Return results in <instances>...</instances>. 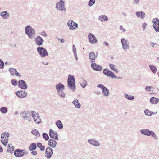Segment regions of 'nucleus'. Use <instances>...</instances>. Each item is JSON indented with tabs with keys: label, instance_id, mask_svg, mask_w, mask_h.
I'll list each match as a JSON object with an SVG mask.
<instances>
[{
	"label": "nucleus",
	"instance_id": "obj_1",
	"mask_svg": "<svg viewBox=\"0 0 159 159\" xmlns=\"http://www.w3.org/2000/svg\"><path fill=\"white\" fill-rule=\"evenodd\" d=\"M56 89L57 91V94L60 97L65 98L66 95L63 91L65 89V86L62 83H60L57 84L55 85Z\"/></svg>",
	"mask_w": 159,
	"mask_h": 159
},
{
	"label": "nucleus",
	"instance_id": "obj_2",
	"mask_svg": "<svg viewBox=\"0 0 159 159\" xmlns=\"http://www.w3.org/2000/svg\"><path fill=\"white\" fill-rule=\"evenodd\" d=\"M67 86L72 91H74L75 89V81L73 76L69 75L67 80Z\"/></svg>",
	"mask_w": 159,
	"mask_h": 159
},
{
	"label": "nucleus",
	"instance_id": "obj_3",
	"mask_svg": "<svg viewBox=\"0 0 159 159\" xmlns=\"http://www.w3.org/2000/svg\"><path fill=\"white\" fill-rule=\"evenodd\" d=\"M55 8L57 11H60L65 12L66 11L65 1L63 0H59L56 2Z\"/></svg>",
	"mask_w": 159,
	"mask_h": 159
},
{
	"label": "nucleus",
	"instance_id": "obj_4",
	"mask_svg": "<svg viewBox=\"0 0 159 159\" xmlns=\"http://www.w3.org/2000/svg\"><path fill=\"white\" fill-rule=\"evenodd\" d=\"M25 33L29 38L33 39L36 34L34 29L30 25H27L25 27Z\"/></svg>",
	"mask_w": 159,
	"mask_h": 159
},
{
	"label": "nucleus",
	"instance_id": "obj_5",
	"mask_svg": "<svg viewBox=\"0 0 159 159\" xmlns=\"http://www.w3.org/2000/svg\"><path fill=\"white\" fill-rule=\"evenodd\" d=\"M37 50L38 53L42 58H44L49 55V53L47 50L44 47L39 46L37 48Z\"/></svg>",
	"mask_w": 159,
	"mask_h": 159
},
{
	"label": "nucleus",
	"instance_id": "obj_6",
	"mask_svg": "<svg viewBox=\"0 0 159 159\" xmlns=\"http://www.w3.org/2000/svg\"><path fill=\"white\" fill-rule=\"evenodd\" d=\"M121 42L123 49L125 52L129 48V43L128 41L124 38H122L121 39Z\"/></svg>",
	"mask_w": 159,
	"mask_h": 159
},
{
	"label": "nucleus",
	"instance_id": "obj_7",
	"mask_svg": "<svg viewBox=\"0 0 159 159\" xmlns=\"http://www.w3.org/2000/svg\"><path fill=\"white\" fill-rule=\"evenodd\" d=\"M21 116L23 119L29 122H31V115L29 111H24L21 112L20 114Z\"/></svg>",
	"mask_w": 159,
	"mask_h": 159
},
{
	"label": "nucleus",
	"instance_id": "obj_8",
	"mask_svg": "<svg viewBox=\"0 0 159 159\" xmlns=\"http://www.w3.org/2000/svg\"><path fill=\"white\" fill-rule=\"evenodd\" d=\"M31 114L34 121L37 124H39L41 123L40 117L38 113L34 111H32Z\"/></svg>",
	"mask_w": 159,
	"mask_h": 159
},
{
	"label": "nucleus",
	"instance_id": "obj_9",
	"mask_svg": "<svg viewBox=\"0 0 159 159\" xmlns=\"http://www.w3.org/2000/svg\"><path fill=\"white\" fill-rule=\"evenodd\" d=\"M27 152L24 150L16 149L14 152V155L17 157L23 156L27 154Z\"/></svg>",
	"mask_w": 159,
	"mask_h": 159
},
{
	"label": "nucleus",
	"instance_id": "obj_10",
	"mask_svg": "<svg viewBox=\"0 0 159 159\" xmlns=\"http://www.w3.org/2000/svg\"><path fill=\"white\" fill-rule=\"evenodd\" d=\"M88 142L91 145L94 147H99L101 145V143L98 140L94 138L88 139Z\"/></svg>",
	"mask_w": 159,
	"mask_h": 159
},
{
	"label": "nucleus",
	"instance_id": "obj_11",
	"mask_svg": "<svg viewBox=\"0 0 159 159\" xmlns=\"http://www.w3.org/2000/svg\"><path fill=\"white\" fill-rule=\"evenodd\" d=\"M152 22L153 23V27L155 31L157 32H159V19L157 18L153 19Z\"/></svg>",
	"mask_w": 159,
	"mask_h": 159
},
{
	"label": "nucleus",
	"instance_id": "obj_12",
	"mask_svg": "<svg viewBox=\"0 0 159 159\" xmlns=\"http://www.w3.org/2000/svg\"><path fill=\"white\" fill-rule=\"evenodd\" d=\"M103 73L107 77L112 79L116 78V75L115 74L109 69L107 68L104 69L103 71Z\"/></svg>",
	"mask_w": 159,
	"mask_h": 159
},
{
	"label": "nucleus",
	"instance_id": "obj_13",
	"mask_svg": "<svg viewBox=\"0 0 159 159\" xmlns=\"http://www.w3.org/2000/svg\"><path fill=\"white\" fill-rule=\"evenodd\" d=\"M88 39L89 42L92 44H94L97 42V40L96 37L91 33L89 34Z\"/></svg>",
	"mask_w": 159,
	"mask_h": 159
},
{
	"label": "nucleus",
	"instance_id": "obj_14",
	"mask_svg": "<svg viewBox=\"0 0 159 159\" xmlns=\"http://www.w3.org/2000/svg\"><path fill=\"white\" fill-rule=\"evenodd\" d=\"M53 154V150L50 147H47L46 150L45 156L47 159L50 158Z\"/></svg>",
	"mask_w": 159,
	"mask_h": 159
},
{
	"label": "nucleus",
	"instance_id": "obj_15",
	"mask_svg": "<svg viewBox=\"0 0 159 159\" xmlns=\"http://www.w3.org/2000/svg\"><path fill=\"white\" fill-rule=\"evenodd\" d=\"M91 67L94 70L96 71H101L103 69V67L95 63H92Z\"/></svg>",
	"mask_w": 159,
	"mask_h": 159
},
{
	"label": "nucleus",
	"instance_id": "obj_16",
	"mask_svg": "<svg viewBox=\"0 0 159 159\" xmlns=\"http://www.w3.org/2000/svg\"><path fill=\"white\" fill-rule=\"evenodd\" d=\"M15 94L20 98H23L27 96V93L24 91H19L15 92Z\"/></svg>",
	"mask_w": 159,
	"mask_h": 159
},
{
	"label": "nucleus",
	"instance_id": "obj_17",
	"mask_svg": "<svg viewBox=\"0 0 159 159\" xmlns=\"http://www.w3.org/2000/svg\"><path fill=\"white\" fill-rule=\"evenodd\" d=\"M49 136L52 138H54V139L57 140H58L57 133L51 129H50L49 130Z\"/></svg>",
	"mask_w": 159,
	"mask_h": 159
},
{
	"label": "nucleus",
	"instance_id": "obj_18",
	"mask_svg": "<svg viewBox=\"0 0 159 159\" xmlns=\"http://www.w3.org/2000/svg\"><path fill=\"white\" fill-rule=\"evenodd\" d=\"M18 86L22 89H25L27 88V85L23 80H20L18 82Z\"/></svg>",
	"mask_w": 159,
	"mask_h": 159
},
{
	"label": "nucleus",
	"instance_id": "obj_19",
	"mask_svg": "<svg viewBox=\"0 0 159 159\" xmlns=\"http://www.w3.org/2000/svg\"><path fill=\"white\" fill-rule=\"evenodd\" d=\"M6 134H5V133H3L1 134V142L5 146H6L8 142V140H7V137H6Z\"/></svg>",
	"mask_w": 159,
	"mask_h": 159
},
{
	"label": "nucleus",
	"instance_id": "obj_20",
	"mask_svg": "<svg viewBox=\"0 0 159 159\" xmlns=\"http://www.w3.org/2000/svg\"><path fill=\"white\" fill-rule=\"evenodd\" d=\"M35 41L36 44L38 46H40L42 45L44 40L40 36H37L35 39Z\"/></svg>",
	"mask_w": 159,
	"mask_h": 159
},
{
	"label": "nucleus",
	"instance_id": "obj_21",
	"mask_svg": "<svg viewBox=\"0 0 159 159\" xmlns=\"http://www.w3.org/2000/svg\"><path fill=\"white\" fill-rule=\"evenodd\" d=\"M135 14L138 18H140L141 19L144 18L146 16L145 13L142 11H137L135 12Z\"/></svg>",
	"mask_w": 159,
	"mask_h": 159
},
{
	"label": "nucleus",
	"instance_id": "obj_22",
	"mask_svg": "<svg viewBox=\"0 0 159 159\" xmlns=\"http://www.w3.org/2000/svg\"><path fill=\"white\" fill-rule=\"evenodd\" d=\"M98 19L100 21L103 22L107 21L108 20V18L106 15H102L98 17Z\"/></svg>",
	"mask_w": 159,
	"mask_h": 159
},
{
	"label": "nucleus",
	"instance_id": "obj_23",
	"mask_svg": "<svg viewBox=\"0 0 159 159\" xmlns=\"http://www.w3.org/2000/svg\"><path fill=\"white\" fill-rule=\"evenodd\" d=\"M89 59L91 60H94L97 57V53L96 54L94 52H91L89 54Z\"/></svg>",
	"mask_w": 159,
	"mask_h": 159
},
{
	"label": "nucleus",
	"instance_id": "obj_24",
	"mask_svg": "<svg viewBox=\"0 0 159 159\" xmlns=\"http://www.w3.org/2000/svg\"><path fill=\"white\" fill-rule=\"evenodd\" d=\"M48 144L51 147L55 148L56 146L57 142L55 140L50 139L48 141Z\"/></svg>",
	"mask_w": 159,
	"mask_h": 159
},
{
	"label": "nucleus",
	"instance_id": "obj_25",
	"mask_svg": "<svg viewBox=\"0 0 159 159\" xmlns=\"http://www.w3.org/2000/svg\"><path fill=\"white\" fill-rule=\"evenodd\" d=\"M76 108H80L81 107V105L78 100L76 99L74 100L72 102Z\"/></svg>",
	"mask_w": 159,
	"mask_h": 159
},
{
	"label": "nucleus",
	"instance_id": "obj_26",
	"mask_svg": "<svg viewBox=\"0 0 159 159\" xmlns=\"http://www.w3.org/2000/svg\"><path fill=\"white\" fill-rule=\"evenodd\" d=\"M150 130L148 129H143L140 130V133L142 134L149 136Z\"/></svg>",
	"mask_w": 159,
	"mask_h": 159
},
{
	"label": "nucleus",
	"instance_id": "obj_27",
	"mask_svg": "<svg viewBox=\"0 0 159 159\" xmlns=\"http://www.w3.org/2000/svg\"><path fill=\"white\" fill-rule=\"evenodd\" d=\"M159 99L158 98L154 97H151L150 99V102L152 104H157L158 101Z\"/></svg>",
	"mask_w": 159,
	"mask_h": 159
},
{
	"label": "nucleus",
	"instance_id": "obj_28",
	"mask_svg": "<svg viewBox=\"0 0 159 159\" xmlns=\"http://www.w3.org/2000/svg\"><path fill=\"white\" fill-rule=\"evenodd\" d=\"M9 15V13L7 11H3L0 13V16L3 17V18L7 19Z\"/></svg>",
	"mask_w": 159,
	"mask_h": 159
},
{
	"label": "nucleus",
	"instance_id": "obj_29",
	"mask_svg": "<svg viewBox=\"0 0 159 159\" xmlns=\"http://www.w3.org/2000/svg\"><path fill=\"white\" fill-rule=\"evenodd\" d=\"M102 93L103 95L105 96H108L110 94L109 90L106 87L102 90Z\"/></svg>",
	"mask_w": 159,
	"mask_h": 159
},
{
	"label": "nucleus",
	"instance_id": "obj_30",
	"mask_svg": "<svg viewBox=\"0 0 159 159\" xmlns=\"http://www.w3.org/2000/svg\"><path fill=\"white\" fill-rule=\"evenodd\" d=\"M37 144L35 143H31L29 147V150L30 151H33L36 149L37 148Z\"/></svg>",
	"mask_w": 159,
	"mask_h": 159
},
{
	"label": "nucleus",
	"instance_id": "obj_31",
	"mask_svg": "<svg viewBox=\"0 0 159 159\" xmlns=\"http://www.w3.org/2000/svg\"><path fill=\"white\" fill-rule=\"evenodd\" d=\"M56 125L60 129H62L63 128V124L60 120H57L56 122Z\"/></svg>",
	"mask_w": 159,
	"mask_h": 159
},
{
	"label": "nucleus",
	"instance_id": "obj_32",
	"mask_svg": "<svg viewBox=\"0 0 159 159\" xmlns=\"http://www.w3.org/2000/svg\"><path fill=\"white\" fill-rule=\"evenodd\" d=\"M37 147L40 148V150L42 151H44L45 150V147L42 145L41 143H37Z\"/></svg>",
	"mask_w": 159,
	"mask_h": 159
},
{
	"label": "nucleus",
	"instance_id": "obj_33",
	"mask_svg": "<svg viewBox=\"0 0 159 159\" xmlns=\"http://www.w3.org/2000/svg\"><path fill=\"white\" fill-rule=\"evenodd\" d=\"M124 96L126 98L129 100H133L135 98L134 96L129 95L128 94L126 93H124Z\"/></svg>",
	"mask_w": 159,
	"mask_h": 159
},
{
	"label": "nucleus",
	"instance_id": "obj_34",
	"mask_svg": "<svg viewBox=\"0 0 159 159\" xmlns=\"http://www.w3.org/2000/svg\"><path fill=\"white\" fill-rule=\"evenodd\" d=\"M31 133L34 135L36 136L37 137H39L40 136L39 132L36 129H34L33 130Z\"/></svg>",
	"mask_w": 159,
	"mask_h": 159
},
{
	"label": "nucleus",
	"instance_id": "obj_35",
	"mask_svg": "<svg viewBox=\"0 0 159 159\" xmlns=\"http://www.w3.org/2000/svg\"><path fill=\"white\" fill-rule=\"evenodd\" d=\"M149 67L150 70L153 73H155L156 72L157 69L155 66L150 65H149Z\"/></svg>",
	"mask_w": 159,
	"mask_h": 159
},
{
	"label": "nucleus",
	"instance_id": "obj_36",
	"mask_svg": "<svg viewBox=\"0 0 159 159\" xmlns=\"http://www.w3.org/2000/svg\"><path fill=\"white\" fill-rule=\"evenodd\" d=\"M145 90L147 91H153L154 89L152 86H146L145 88Z\"/></svg>",
	"mask_w": 159,
	"mask_h": 159
},
{
	"label": "nucleus",
	"instance_id": "obj_37",
	"mask_svg": "<svg viewBox=\"0 0 159 159\" xmlns=\"http://www.w3.org/2000/svg\"><path fill=\"white\" fill-rule=\"evenodd\" d=\"M109 66L110 68L113 70L117 72V70L115 66L113 64H110Z\"/></svg>",
	"mask_w": 159,
	"mask_h": 159
},
{
	"label": "nucleus",
	"instance_id": "obj_38",
	"mask_svg": "<svg viewBox=\"0 0 159 159\" xmlns=\"http://www.w3.org/2000/svg\"><path fill=\"white\" fill-rule=\"evenodd\" d=\"M0 111L3 114L6 113L7 111V108L5 107H2L0 108Z\"/></svg>",
	"mask_w": 159,
	"mask_h": 159
},
{
	"label": "nucleus",
	"instance_id": "obj_39",
	"mask_svg": "<svg viewBox=\"0 0 159 159\" xmlns=\"http://www.w3.org/2000/svg\"><path fill=\"white\" fill-rule=\"evenodd\" d=\"M83 84H81L80 85L83 88H85L88 85L87 82L85 80L83 79L82 80Z\"/></svg>",
	"mask_w": 159,
	"mask_h": 159
},
{
	"label": "nucleus",
	"instance_id": "obj_40",
	"mask_svg": "<svg viewBox=\"0 0 159 159\" xmlns=\"http://www.w3.org/2000/svg\"><path fill=\"white\" fill-rule=\"evenodd\" d=\"M151 136L155 139H157V137L156 133L153 131H150V132L149 134V136Z\"/></svg>",
	"mask_w": 159,
	"mask_h": 159
},
{
	"label": "nucleus",
	"instance_id": "obj_41",
	"mask_svg": "<svg viewBox=\"0 0 159 159\" xmlns=\"http://www.w3.org/2000/svg\"><path fill=\"white\" fill-rule=\"evenodd\" d=\"M95 0H90L88 5L89 7H91L95 3Z\"/></svg>",
	"mask_w": 159,
	"mask_h": 159
},
{
	"label": "nucleus",
	"instance_id": "obj_42",
	"mask_svg": "<svg viewBox=\"0 0 159 159\" xmlns=\"http://www.w3.org/2000/svg\"><path fill=\"white\" fill-rule=\"evenodd\" d=\"M144 113L145 115L148 116H151L152 115L151 111L148 109H145L144 111Z\"/></svg>",
	"mask_w": 159,
	"mask_h": 159
},
{
	"label": "nucleus",
	"instance_id": "obj_43",
	"mask_svg": "<svg viewBox=\"0 0 159 159\" xmlns=\"http://www.w3.org/2000/svg\"><path fill=\"white\" fill-rule=\"evenodd\" d=\"M43 137L45 140H48L49 139V137L46 133H43L42 134Z\"/></svg>",
	"mask_w": 159,
	"mask_h": 159
},
{
	"label": "nucleus",
	"instance_id": "obj_44",
	"mask_svg": "<svg viewBox=\"0 0 159 159\" xmlns=\"http://www.w3.org/2000/svg\"><path fill=\"white\" fill-rule=\"evenodd\" d=\"M150 45L152 47L155 48H157L158 46L157 43L152 42H150Z\"/></svg>",
	"mask_w": 159,
	"mask_h": 159
},
{
	"label": "nucleus",
	"instance_id": "obj_45",
	"mask_svg": "<svg viewBox=\"0 0 159 159\" xmlns=\"http://www.w3.org/2000/svg\"><path fill=\"white\" fill-rule=\"evenodd\" d=\"M14 150V146H11V148L7 150V152H10V153H13V152Z\"/></svg>",
	"mask_w": 159,
	"mask_h": 159
},
{
	"label": "nucleus",
	"instance_id": "obj_46",
	"mask_svg": "<svg viewBox=\"0 0 159 159\" xmlns=\"http://www.w3.org/2000/svg\"><path fill=\"white\" fill-rule=\"evenodd\" d=\"M39 34L44 37H46L47 36V34L44 31L39 32Z\"/></svg>",
	"mask_w": 159,
	"mask_h": 159
},
{
	"label": "nucleus",
	"instance_id": "obj_47",
	"mask_svg": "<svg viewBox=\"0 0 159 159\" xmlns=\"http://www.w3.org/2000/svg\"><path fill=\"white\" fill-rule=\"evenodd\" d=\"M11 83L13 85L16 86L17 84L18 81L15 80H11Z\"/></svg>",
	"mask_w": 159,
	"mask_h": 159
},
{
	"label": "nucleus",
	"instance_id": "obj_48",
	"mask_svg": "<svg viewBox=\"0 0 159 159\" xmlns=\"http://www.w3.org/2000/svg\"><path fill=\"white\" fill-rule=\"evenodd\" d=\"M4 66V63L3 61L0 59V68L2 69L3 68Z\"/></svg>",
	"mask_w": 159,
	"mask_h": 159
},
{
	"label": "nucleus",
	"instance_id": "obj_49",
	"mask_svg": "<svg viewBox=\"0 0 159 159\" xmlns=\"http://www.w3.org/2000/svg\"><path fill=\"white\" fill-rule=\"evenodd\" d=\"M72 22L73 20H69L67 22V25L68 27L71 26V25H72Z\"/></svg>",
	"mask_w": 159,
	"mask_h": 159
},
{
	"label": "nucleus",
	"instance_id": "obj_50",
	"mask_svg": "<svg viewBox=\"0 0 159 159\" xmlns=\"http://www.w3.org/2000/svg\"><path fill=\"white\" fill-rule=\"evenodd\" d=\"M72 24L73 26H74V28H75V29L77 28H78V25L76 23H75L73 21V22H72Z\"/></svg>",
	"mask_w": 159,
	"mask_h": 159
},
{
	"label": "nucleus",
	"instance_id": "obj_51",
	"mask_svg": "<svg viewBox=\"0 0 159 159\" xmlns=\"http://www.w3.org/2000/svg\"><path fill=\"white\" fill-rule=\"evenodd\" d=\"M97 87L102 89V90L105 87L103 85L101 84H98L97 85Z\"/></svg>",
	"mask_w": 159,
	"mask_h": 159
},
{
	"label": "nucleus",
	"instance_id": "obj_52",
	"mask_svg": "<svg viewBox=\"0 0 159 159\" xmlns=\"http://www.w3.org/2000/svg\"><path fill=\"white\" fill-rule=\"evenodd\" d=\"M10 72L12 74H13L14 73V72L16 71V69L13 68H11L10 69Z\"/></svg>",
	"mask_w": 159,
	"mask_h": 159
},
{
	"label": "nucleus",
	"instance_id": "obj_53",
	"mask_svg": "<svg viewBox=\"0 0 159 159\" xmlns=\"http://www.w3.org/2000/svg\"><path fill=\"white\" fill-rule=\"evenodd\" d=\"M140 0H133L134 3L135 5H138L139 2Z\"/></svg>",
	"mask_w": 159,
	"mask_h": 159
},
{
	"label": "nucleus",
	"instance_id": "obj_54",
	"mask_svg": "<svg viewBox=\"0 0 159 159\" xmlns=\"http://www.w3.org/2000/svg\"><path fill=\"white\" fill-rule=\"evenodd\" d=\"M73 48H72V50L73 52V53L76 52V48L75 46V45H73Z\"/></svg>",
	"mask_w": 159,
	"mask_h": 159
},
{
	"label": "nucleus",
	"instance_id": "obj_55",
	"mask_svg": "<svg viewBox=\"0 0 159 159\" xmlns=\"http://www.w3.org/2000/svg\"><path fill=\"white\" fill-rule=\"evenodd\" d=\"M120 30H122L123 32H125L126 31L125 29L123 28L121 25H120Z\"/></svg>",
	"mask_w": 159,
	"mask_h": 159
},
{
	"label": "nucleus",
	"instance_id": "obj_56",
	"mask_svg": "<svg viewBox=\"0 0 159 159\" xmlns=\"http://www.w3.org/2000/svg\"><path fill=\"white\" fill-rule=\"evenodd\" d=\"M31 154L34 155H35L37 154V152L36 151H32L31 152Z\"/></svg>",
	"mask_w": 159,
	"mask_h": 159
},
{
	"label": "nucleus",
	"instance_id": "obj_57",
	"mask_svg": "<svg viewBox=\"0 0 159 159\" xmlns=\"http://www.w3.org/2000/svg\"><path fill=\"white\" fill-rule=\"evenodd\" d=\"M4 133H5V134H6V137H7V139H8V137H9L10 134H9V133L7 132H5Z\"/></svg>",
	"mask_w": 159,
	"mask_h": 159
},
{
	"label": "nucleus",
	"instance_id": "obj_58",
	"mask_svg": "<svg viewBox=\"0 0 159 159\" xmlns=\"http://www.w3.org/2000/svg\"><path fill=\"white\" fill-rule=\"evenodd\" d=\"M147 26V24L146 23H144L142 24V27L143 28V30L144 29V28L146 27Z\"/></svg>",
	"mask_w": 159,
	"mask_h": 159
},
{
	"label": "nucleus",
	"instance_id": "obj_59",
	"mask_svg": "<svg viewBox=\"0 0 159 159\" xmlns=\"http://www.w3.org/2000/svg\"><path fill=\"white\" fill-rule=\"evenodd\" d=\"M69 28L71 30H74L75 29V28H74V27L73 25H71V26H70Z\"/></svg>",
	"mask_w": 159,
	"mask_h": 159
},
{
	"label": "nucleus",
	"instance_id": "obj_60",
	"mask_svg": "<svg viewBox=\"0 0 159 159\" xmlns=\"http://www.w3.org/2000/svg\"><path fill=\"white\" fill-rule=\"evenodd\" d=\"M74 57L76 60H78L77 55L76 52L74 53Z\"/></svg>",
	"mask_w": 159,
	"mask_h": 159
},
{
	"label": "nucleus",
	"instance_id": "obj_61",
	"mask_svg": "<svg viewBox=\"0 0 159 159\" xmlns=\"http://www.w3.org/2000/svg\"><path fill=\"white\" fill-rule=\"evenodd\" d=\"M103 44L107 46L108 45V43L106 41H104L103 42Z\"/></svg>",
	"mask_w": 159,
	"mask_h": 159
},
{
	"label": "nucleus",
	"instance_id": "obj_62",
	"mask_svg": "<svg viewBox=\"0 0 159 159\" xmlns=\"http://www.w3.org/2000/svg\"><path fill=\"white\" fill-rule=\"evenodd\" d=\"M60 41L61 43H64L65 42V40L63 39H61L60 40Z\"/></svg>",
	"mask_w": 159,
	"mask_h": 159
},
{
	"label": "nucleus",
	"instance_id": "obj_63",
	"mask_svg": "<svg viewBox=\"0 0 159 159\" xmlns=\"http://www.w3.org/2000/svg\"><path fill=\"white\" fill-rule=\"evenodd\" d=\"M3 152V150L2 147L0 146V152Z\"/></svg>",
	"mask_w": 159,
	"mask_h": 159
},
{
	"label": "nucleus",
	"instance_id": "obj_64",
	"mask_svg": "<svg viewBox=\"0 0 159 159\" xmlns=\"http://www.w3.org/2000/svg\"><path fill=\"white\" fill-rule=\"evenodd\" d=\"M15 74L17 76H19L20 75L19 73L18 72H16V73L15 72Z\"/></svg>",
	"mask_w": 159,
	"mask_h": 159
}]
</instances>
